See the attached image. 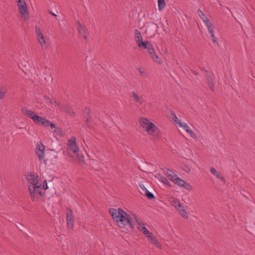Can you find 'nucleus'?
<instances>
[{
    "instance_id": "obj_1",
    "label": "nucleus",
    "mask_w": 255,
    "mask_h": 255,
    "mask_svg": "<svg viewBox=\"0 0 255 255\" xmlns=\"http://www.w3.org/2000/svg\"><path fill=\"white\" fill-rule=\"evenodd\" d=\"M135 40L138 46L143 49L146 50L150 56V57L157 63H160V59L155 53L154 49L150 42L148 41H142V37L140 31L137 29L134 30V32Z\"/></svg>"
},
{
    "instance_id": "obj_2",
    "label": "nucleus",
    "mask_w": 255,
    "mask_h": 255,
    "mask_svg": "<svg viewBox=\"0 0 255 255\" xmlns=\"http://www.w3.org/2000/svg\"><path fill=\"white\" fill-rule=\"evenodd\" d=\"M114 220L116 222L118 227L123 232H132L134 229L133 219L129 214L123 216H121Z\"/></svg>"
},
{
    "instance_id": "obj_3",
    "label": "nucleus",
    "mask_w": 255,
    "mask_h": 255,
    "mask_svg": "<svg viewBox=\"0 0 255 255\" xmlns=\"http://www.w3.org/2000/svg\"><path fill=\"white\" fill-rule=\"evenodd\" d=\"M30 199L33 202L44 201L45 191L41 190V186H28Z\"/></svg>"
},
{
    "instance_id": "obj_4",
    "label": "nucleus",
    "mask_w": 255,
    "mask_h": 255,
    "mask_svg": "<svg viewBox=\"0 0 255 255\" xmlns=\"http://www.w3.org/2000/svg\"><path fill=\"white\" fill-rule=\"evenodd\" d=\"M78 151L79 148L76 145V138L73 137L68 140L67 148L63 151L64 154L73 157L77 155Z\"/></svg>"
},
{
    "instance_id": "obj_5",
    "label": "nucleus",
    "mask_w": 255,
    "mask_h": 255,
    "mask_svg": "<svg viewBox=\"0 0 255 255\" xmlns=\"http://www.w3.org/2000/svg\"><path fill=\"white\" fill-rule=\"evenodd\" d=\"M171 202V205L179 211L180 215H181L184 219H187L188 218L187 212L184 209L183 205L179 202L178 199L172 198Z\"/></svg>"
},
{
    "instance_id": "obj_6",
    "label": "nucleus",
    "mask_w": 255,
    "mask_h": 255,
    "mask_svg": "<svg viewBox=\"0 0 255 255\" xmlns=\"http://www.w3.org/2000/svg\"><path fill=\"white\" fill-rule=\"evenodd\" d=\"M18 11L24 20L29 19L27 6L24 0H17Z\"/></svg>"
},
{
    "instance_id": "obj_7",
    "label": "nucleus",
    "mask_w": 255,
    "mask_h": 255,
    "mask_svg": "<svg viewBox=\"0 0 255 255\" xmlns=\"http://www.w3.org/2000/svg\"><path fill=\"white\" fill-rule=\"evenodd\" d=\"M158 26L154 22H148L145 29V33L148 37H152L157 33Z\"/></svg>"
},
{
    "instance_id": "obj_8",
    "label": "nucleus",
    "mask_w": 255,
    "mask_h": 255,
    "mask_svg": "<svg viewBox=\"0 0 255 255\" xmlns=\"http://www.w3.org/2000/svg\"><path fill=\"white\" fill-rule=\"evenodd\" d=\"M109 213L113 220L116 219L117 217H119L121 216H123L128 214L121 208H119L118 210L113 208H110Z\"/></svg>"
},
{
    "instance_id": "obj_9",
    "label": "nucleus",
    "mask_w": 255,
    "mask_h": 255,
    "mask_svg": "<svg viewBox=\"0 0 255 255\" xmlns=\"http://www.w3.org/2000/svg\"><path fill=\"white\" fill-rule=\"evenodd\" d=\"M66 223L68 228L72 229L74 227V221L73 219V212L69 208H66Z\"/></svg>"
},
{
    "instance_id": "obj_10",
    "label": "nucleus",
    "mask_w": 255,
    "mask_h": 255,
    "mask_svg": "<svg viewBox=\"0 0 255 255\" xmlns=\"http://www.w3.org/2000/svg\"><path fill=\"white\" fill-rule=\"evenodd\" d=\"M21 112L24 115L32 119L34 122L36 120H37V121H39V119L42 120L41 117L35 114L34 112L32 111L28 110L26 108H22L21 109Z\"/></svg>"
},
{
    "instance_id": "obj_11",
    "label": "nucleus",
    "mask_w": 255,
    "mask_h": 255,
    "mask_svg": "<svg viewBox=\"0 0 255 255\" xmlns=\"http://www.w3.org/2000/svg\"><path fill=\"white\" fill-rule=\"evenodd\" d=\"M76 25L77 27L80 37L86 40L89 35V32L86 28L84 25H82L79 21H76Z\"/></svg>"
},
{
    "instance_id": "obj_12",
    "label": "nucleus",
    "mask_w": 255,
    "mask_h": 255,
    "mask_svg": "<svg viewBox=\"0 0 255 255\" xmlns=\"http://www.w3.org/2000/svg\"><path fill=\"white\" fill-rule=\"evenodd\" d=\"M36 153L40 161L44 160L45 154V146L42 143H38L36 145Z\"/></svg>"
},
{
    "instance_id": "obj_13",
    "label": "nucleus",
    "mask_w": 255,
    "mask_h": 255,
    "mask_svg": "<svg viewBox=\"0 0 255 255\" xmlns=\"http://www.w3.org/2000/svg\"><path fill=\"white\" fill-rule=\"evenodd\" d=\"M38 176L34 174H30L28 175L27 179L29 182L28 186H41V183L38 181Z\"/></svg>"
},
{
    "instance_id": "obj_14",
    "label": "nucleus",
    "mask_w": 255,
    "mask_h": 255,
    "mask_svg": "<svg viewBox=\"0 0 255 255\" xmlns=\"http://www.w3.org/2000/svg\"><path fill=\"white\" fill-rule=\"evenodd\" d=\"M174 183L187 189L188 191H191L192 190V187L189 183L181 179L179 177H176L175 182Z\"/></svg>"
},
{
    "instance_id": "obj_15",
    "label": "nucleus",
    "mask_w": 255,
    "mask_h": 255,
    "mask_svg": "<svg viewBox=\"0 0 255 255\" xmlns=\"http://www.w3.org/2000/svg\"><path fill=\"white\" fill-rule=\"evenodd\" d=\"M146 129L149 134L154 136L157 135L158 133L160 132V130L158 129L157 127L151 122H150V124L146 127Z\"/></svg>"
},
{
    "instance_id": "obj_16",
    "label": "nucleus",
    "mask_w": 255,
    "mask_h": 255,
    "mask_svg": "<svg viewBox=\"0 0 255 255\" xmlns=\"http://www.w3.org/2000/svg\"><path fill=\"white\" fill-rule=\"evenodd\" d=\"M215 78V76L212 73H209L206 75V78L208 86L210 88L212 91H214L215 90V87L213 82V79Z\"/></svg>"
},
{
    "instance_id": "obj_17",
    "label": "nucleus",
    "mask_w": 255,
    "mask_h": 255,
    "mask_svg": "<svg viewBox=\"0 0 255 255\" xmlns=\"http://www.w3.org/2000/svg\"><path fill=\"white\" fill-rule=\"evenodd\" d=\"M210 171L212 174H213V175L216 176L217 177V178L219 179L223 183H225V182H226L225 178L224 177H223L222 176H221L220 173L219 172H218L215 168L212 167L210 168Z\"/></svg>"
},
{
    "instance_id": "obj_18",
    "label": "nucleus",
    "mask_w": 255,
    "mask_h": 255,
    "mask_svg": "<svg viewBox=\"0 0 255 255\" xmlns=\"http://www.w3.org/2000/svg\"><path fill=\"white\" fill-rule=\"evenodd\" d=\"M179 127H182L183 128L185 129L188 133H189L191 136H192V137L194 138L195 136V134L191 129H190L189 126L186 123H180Z\"/></svg>"
},
{
    "instance_id": "obj_19",
    "label": "nucleus",
    "mask_w": 255,
    "mask_h": 255,
    "mask_svg": "<svg viewBox=\"0 0 255 255\" xmlns=\"http://www.w3.org/2000/svg\"><path fill=\"white\" fill-rule=\"evenodd\" d=\"M166 170L167 171L166 172V174L167 176V177L169 178L170 180H171L173 182L175 183L176 177H178V176L174 174V173L172 172V171L166 168Z\"/></svg>"
},
{
    "instance_id": "obj_20",
    "label": "nucleus",
    "mask_w": 255,
    "mask_h": 255,
    "mask_svg": "<svg viewBox=\"0 0 255 255\" xmlns=\"http://www.w3.org/2000/svg\"><path fill=\"white\" fill-rule=\"evenodd\" d=\"M146 238H147L148 240L149 241L153 244H158V242L157 239L152 235V234L151 232L147 236H146Z\"/></svg>"
},
{
    "instance_id": "obj_21",
    "label": "nucleus",
    "mask_w": 255,
    "mask_h": 255,
    "mask_svg": "<svg viewBox=\"0 0 255 255\" xmlns=\"http://www.w3.org/2000/svg\"><path fill=\"white\" fill-rule=\"evenodd\" d=\"M39 121H37V120L35 121V123L36 124H40V125L45 127H48V124L50 123V121L46 120L45 119H43L42 118V120H39Z\"/></svg>"
},
{
    "instance_id": "obj_22",
    "label": "nucleus",
    "mask_w": 255,
    "mask_h": 255,
    "mask_svg": "<svg viewBox=\"0 0 255 255\" xmlns=\"http://www.w3.org/2000/svg\"><path fill=\"white\" fill-rule=\"evenodd\" d=\"M139 122L143 128H146V127L150 123L148 120L143 117L139 118Z\"/></svg>"
},
{
    "instance_id": "obj_23",
    "label": "nucleus",
    "mask_w": 255,
    "mask_h": 255,
    "mask_svg": "<svg viewBox=\"0 0 255 255\" xmlns=\"http://www.w3.org/2000/svg\"><path fill=\"white\" fill-rule=\"evenodd\" d=\"M43 100L48 105L54 104L56 106L59 105V104L56 101L51 99L47 96H43Z\"/></svg>"
},
{
    "instance_id": "obj_24",
    "label": "nucleus",
    "mask_w": 255,
    "mask_h": 255,
    "mask_svg": "<svg viewBox=\"0 0 255 255\" xmlns=\"http://www.w3.org/2000/svg\"><path fill=\"white\" fill-rule=\"evenodd\" d=\"M90 112L91 111L89 109H86L85 110V114H87L88 115H89V117H86V116H85V118H86V122L87 123L86 125L89 128H90V125H89L88 123L91 122V117L90 115Z\"/></svg>"
},
{
    "instance_id": "obj_25",
    "label": "nucleus",
    "mask_w": 255,
    "mask_h": 255,
    "mask_svg": "<svg viewBox=\"0 0 255 255\" xmlns=\"http://www.w3.org/2000/svg\"><path fill=\"white\" fill-rule=\"evenodd\" d=\"M7 92V88L4 86H1L0 87V99H2L4 96L5 94Z\"/></svg>"
},
{
    "instance_id": "obj_26",
    "label": "nucleus",
    "mask_w": 255,
    "mask_h": 255,
    "mask_svg": "<svg viewBox=\"0 0 255 255\" xmlns=\"http://www.w3.org/2000/svg\"><path fill=\"white\" fill-rule=\"evenodd\" d=\"M158 10L162 11L166 6L165 0H157Z\"/></svg>"
},
{
    "instance_id": "obj_27",
    "label": "nucleus",
    "mask_w": 255,
    "mask_h": 255,
    "mask_svg": "<svg viewBox=\"0 0 255 255\" xmlns=\"http://www.w3.org/2000/svg\"><path fill=\"white\" fill-rule=\"evenodd\" d=\"M37 37L39 43L41 46L43 47L46 43V40L44 37L43 34H42L40 35H38L37 36Z\"/></svg>"
},
{
    "instance_id": "obj_28",
    "label": "nucleus",
    "mask_w": 255,
    "mask_h": 255,
    "mask_svg": "<svg viewBox=\"0 0 255 255\" xmlns=\"http://www.w3.org/2000/svg\"><path fill=\"white\" fill-rule=\"evenodd\" d=\"M63 110L64 111V112L67 113L70 116H75V114L74 112L73 111V109L69 108V107H68V106L64 107Z\"/></svg>"
},
{
    "instance_id": "obj_29",
    "label": "nucleus",
    "mask_w": 255,
    "mask_h": 255,
    "mask_svg": "<svg viewBox=\"0 0 255 255\" xmlns=\"http://www.w3.org/2000/svg\"><path fill=\"white\" fill-rule=\"evenodd\" d=\"M131 215L133 217L135 222L137 225H144V223L140 220V218L139 216L136 215L135 214H132Z\"/></svg>"
},
{
    "instance_id": "obj_30",
    "label": "nucleus",
    "mask_w": 255,
    "mask_h": 255,
    "mask_svg": "<svg viewBox=\"0 0 255 255\" xmlns=\"http://www.w3.org/2000/svg\"><path fill=\"white\" fill-rule=\"evenodd\" d=\"M131 95L134 98V101L135 102L140 103V104L142 103L141 98H140L134 92H132L131 93Z\"/></svg>"
},
{
    "instance_id": "obj_31",
    "label": "nucleus",
    "mask_w": 255,
    "mask_h": 255,
    "mask_svg": "<svg viewBox=\"0 0 255 255\" xmlns=\"http://www.w3.org/2000/svg\"><path fill=\"white\" fill-rule=\"evenodd\" d=\"M143 195L145 196L148 199L152 200L155 198L153 194L150 192L147 189H145Z\"/></svg>"
},
{
    "instance_id": "obj_32",
    "label": "nucleus",
    "mask_w": 255,
    "mask_h": 255,
    "mask_svg": "<svg viewBox=\"0 0 255 255\" xmlns=\"http://www.w3.org/2000/svg\"><path fill=\"white\" fill-rule=\"evenodd\" d=\"M52 132L55 136L58 135L62 136L63 134V130L60 128H55V129L52 131Z\"/></svg>"
},
{
    "instance_id": "obj_33",
    "label": "nucleus",
    "mask_w": 255,
    "mask_h": 255,
    "mask_svg": "<svg viewBox=\"0 0 255 255\" xmlns=\"http://www.w3.org/2000/svg\"><path fill=\"white\" fill-rule=\"evenodd\" d=\"M159 180L161 181L164 184L170 186L171 184L168 180L167 179L166 177L163 176H161L160 174H159Z\"/></svg>"
},
{
    "instance_id": "obj_34",
    "label": "nucleus",
    "mask_w": 255,
    "mask_h": 255,
    "mask_svg": "<svg viewBox=\"0 0 255 255\" xmlns=\"http://www.w3.org/2000/svg\"><path fill=\"white\" fill-rule=\"evenodd\" d=\"M139 231L141 232L145 236H147L150 232L146 229L144 225H142L141 228H139Z\"/></svg>"
},
{
    "instance_id": "obj_35",
    "label": "nucleus",
    "mask_w": 255,
    "mask_h": 255,
    "mask_svg": "<svg viewBox=\"0 0 255 255\" xmlns=\"http://www.w3.org/2000/svg\"><path fill=\"white\" fill-rule=\"evenodd\" d=\"M197 13L198 14V15L201 18V19L203 20L207 17L205 16L204 13L200 9H198Z\"/></svg>"
},
{
    "instance_id": "obj_36",
    "label": "nucleus",
    "mask_w": 255,
    "mask_h": 255,
    "mask_svg": "<svg viewBox=\"0 0 255 255\" xmlns=\"http://www.w3.org/2000/svg\"><path fill=\"white\" fill-rule=\"evenodd\" d=\"M207 28L210 34L214 33V29L215 28V26L213 25V24L209 25Z\"/></svg>"
},
{
    "instance_id": "obj_37",
    "label": "nucleus",
    "mask_w": 255,
    "mask_h": 255,
    "mask_svg": "<svg viewBox=\"0 0 255 255\" xmlns=\"http://www.w3.org/2000/svg\"><path fill=\"white\" fill-rule=\"evenodd\" d=\"M172 119L174 121L175 123H176V124H177L179 126V123H181L180 120H178L177 117L176 116V115L174 113H173L172 114Z\"/></svg>"
},
{
    "instance_id": "obj_38",
    "label": "nucleus",
    "mask_w": 255,
    "mask_h": 255,
    "mask_svg": "<svg viewBox=\"0 0 255 255\" xmlns=\"http://www.w3.org/2000/svg\"><path fill=\"white\" fill-rule=\"evenodd\" d=\"M182 169L186 173H189L190 171V168L186 164L183 165Z\"/></svg>"
},
{
    "instance_id": "obj_39",
    "label": "nucleus",
    "mask_w": 255,
    "mask_h": 255,
    "mask_svg": "<svg viewBox=\"0 0 255 255\" xmlns=\"http://www.w3.org/2000/svg\"><path fill=\"white\" fill-rule=\"evenodd\" d=\"M35 32L36 33L37 36L43 34L40 28L37 26H35Z\"/></svg>"
},
{
    "instance_id": "obj_40",
    "label": "nucleus",
    "mask_w": 255,
    "mask_h": 255,
    "mask_svg": "<svg viewBox=\"0 0 255 255\" xmlns=\"http://www.w3.org/2000/svg\"><path fill=\"white\" fill-rule=\"evenodd\" d=\"M48 188L47 183L46 180H44L41 184V190H45Z\"/></svg>"
},
{
    "instance_id": "obj_41",
    "label": "nucleus",
    "mask_w": 255,
    "mask_h": 255,
    "mask_svg": "<svg viewBox=\"0 0 255 255\" xmlns=\"http://www.w3.org/2000/svg\"><path fill=\"white\" fill-rule=\"evenodd\" d=\"M139 186L141 189L140 190H139L140 193H141L142 194H143V193L144 192V190L145 189H147L145 187V186L143 184H139Z\"/></svg>"
},
{
    "instance_id": "obj_42",
    "label": "nucleus",
    "mask_w": 255,
    "mask_h": 255,
    "mask_svg": "<svg viewBox=\"0 0 255 255\" xmlns=\"http://www.w3.org/2000/svg\"><path fill=\"white\" fill-rule=\"evenodd\" d=\"M203 21H204V22L205 23V25L207 27L209 26V25L212 24V23L210 21L209 19L207 17L204 19Z\"/></svg>"
},
{
    "instance_id": "obj_43",
    "label": "nucleus",
    "mask_w": 255,
    "mask_h": 255,
    "mask_svg": "<svg viewBox=\"0 0 255 255\" xmlns=\"http://www.w3.org/2000/svg\"><path fill=\"white\" fill-rule=\"evenodd\" d=\"M211 36L212 37L213 42L218 44L217 38L215 36L214 33L211 34Z\"/></svg>"
},
{
    "instance_id": "obj_44",
    "label": "nucleus",
    "mask_w": 255,
    "mask_h": 255,
    "mask_svg": "<svg viewBox=\"0 0 255 255\" xmlns=\"http://www.w3.org/2000/svg\"><path fill=\"white\" fill-rule=\"evenodd\" d=\"M48 127H50L52 129L53 128H56L55 125L51 123L50 122V123L48 124Z\"/></svg>"
},
{
    "instance_id": "obj_45",
    "label": "nucleus",
    "mask_w": 255,
    "mask_h": 255,
    "mask_svg": "<svg viewBox=\"0 0 255 255\" xmlns=\"http://www.w3.org/2000/svg\"><path fill=\"white\" fill-rule=\"evenodd\" d=\"M49 13H50L51 15H53L54 16H55V17H56V19H57V14H56L54 13L53 12H52V11H49Z\"/></svg>"
},
{
    "instance_id": "obj_46",
    "label": "nucleus",
    "mask_w": 255,
    "mask_h": 255,
    "mask_svg": "<svg viewBox=\"0 0 255 255\" xmlns=\"http://www.w3.org/2000/svg\"><path fill=\"white\" fill-rule=\"evenodd\" d=\"M83 159H84V156L82 155V156H80V157L79 158V160L80 161H82L83 160Z\"/></svg>"
},
{
    "instance_id": "obj_47",
    "label": "nucleus",
    "mask_w": 255,
    "mask_h": 255,
    "mask_svg": "<svg viewBox=\"0 0 255 255\" xmlns=\"http://www.w3.org/2000/svg\"><path fill=\"white\" fill-rule=\"evenodd\" d=\"M138 71H139V72L140 73H141V74H142V73H143V72L141 70V69H140V68H139L138 69Z\"/></svg>"
},
{
    "instance_id": "obj_48",
    "label": "nucleus",
    "mask_w": 255,
    "mask_h": 255,
    "mask_svg": "<svg viewBox=\"0 0 255 255\" xmlns=\"http://www.w3.org/2000/svg\"><path fill=\"white\" fill-rule=\"evenodd\" d=\"M142 225H138L137 226V228L139 230V228H142Z\"/></svg>"
},
{
    "instance_id": "obj_49",
    "label": "nucleus",
    "mask_w": 255,
    "mask_h": 255,
    "mask_svg": "<svg viewBox=\"0 0 255 255\" xmlns=\"http://www.w3.org/2000/svg\"><path fill=\"white\" fill-rule=\"evenodd\" d=\"M193 73L194 75H198L197 72H195V71H194L193 72Z\"/></svg>"
},
{
    "instance_id": "obj_50",
    "label": "nucleus",
    "mask_w": 255,
    "mask_h": 255,
    "mask_svg": "<svg viewBox=\"0 0 255 255\" xmlns=\"http://www.w3.org/2000/svg\"><path fill=\"white\" fill-rule=\"evenodd\" d=\"M142 167H143V169H144V170H146V169H146V167H145L144 165L142 166Z\"/></svg>"
}]
</instances>
